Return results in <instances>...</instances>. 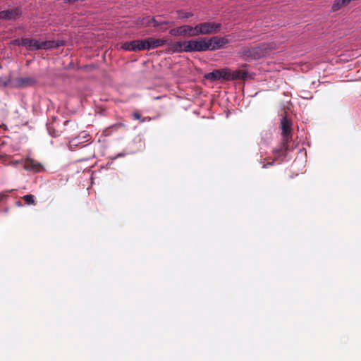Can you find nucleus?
<instances>
[{
  "mask_svg": "<svg viewBox=\"0 0 361 361\" xmlns=\"http://www.w3.org/2000/svg\"><path fill=\"white\" fill-rule=\"evenodd\" d=\"M116 126H121V127H124L125 126V125L123 123H117Z\"/></svg>",
  "mask_w": 361,
  "mask_h": 361,
  "instance_id": "24",
  "label": "nucleus"
},
{
  "mask_svg": "<svg viewBox=\"0 0 361 361\" xmlns=\"http://www.w3.org/2000/svg\"><path fill=\"white\" fill-rule=\"evenodd\" d=\"M274 164V161L268 162L263 165L264 168H268L269 166H272Z\"/></svg>",
  "mask_w": 361,
  "mask_h": 361,
  "instance_id": "23",
  "label": "nucleus"
},
{
  "mask_svg": "<svg viewBox=\"0 0 361 361\" xmlns=\"http://www.w3.org/2000/svg\"><path fill=\"white\" fill-rule=\"evenodd\" d=\"M20 44L30 51L42 49V42L35 39L22 38Z\"/></svg>",
  "mask_w": 361,
  "mask_h": 361,
  "instance_id": "11",
  "label": "nucleus"
},
{
  "mask_svg": "<svg viewBox=\"0 0 361 361\" xmlns=\"http://www.w3.org/2000/svg\"><path fill=\"white\" fill-rule=\"evenodd\" d=\"M16 82L20 87H31L37 84V80L34 77H22L16 79Z\"/></svg>",
  "mask_w": 361,
  "mask_h": 361,
  "instance_id": "13",
  "label": "nucleus"
},
{
  "mask_svg": "<svg viewBox=\"0 0 361 361\" xmlns=\"http://www.w3.org/2000/svg\"><path fill=\"white\" fill-rule=\"evenodd\" d=\"M23 200L25 201V204L28 205H35V197L32 195H26L23 197Z\"/></svg>",
  "mask_w": 361,
  "mask_h": 361,
  "instance_id": "19",
  "label": "nucleus"
},
{
  "mask_svg": "<svg viewBox=\"0 0 361 361\" xmlns=\"http://www.w3.org/2000/svg\"><path fill=\"white\" fill-rule=\"evenodd\" d=\"M133 118L135 119V120H140L141 122H145L146 121H149L150 118H142L141 114L138 112H134L133 114Z\"/></svg>",
  "mask_w": 361,
  "mask_h": 361,
  "instance_id": "21",
  "label": "nucleus"
},
{
  "mask_svg": "<svg viewBox=\"0 0 361 361\" xmlns=\"http://www.w3.org/2000/svg\"><path fill=\"white\" fill-rule=\"evenodd\" d=\"M121 47L125 50L131 51L147 50V40L145 39L127 42Z\"/></svg>",
  "mask_w": 361,
  "mask_h": 361,
  "instance_id": "5",
  "label": "nucleus"
},
{
  "mask_svg": "<svg viewBox=\"0 0 361 361\" xmlns=\"http://www.w3.org/2000/svg\"><path fill=\"white\" fill-rule=\"evenodd\" d=\"M24 169L27 171L38 173L44 170V166L41 163L36 160L31 158H27L24 162Z\"/></svg>",
  "mask_w": 361,
  "mask_h": 361,
  "instance_id": "10",
  "label": "nucleus"
},
{
  "mask_svg": "<svg viewBox=\"0 0 361 361\" xmlns=\"http://www.w3.org/2000/svg\"><path fill=\"white\" fill-rule=\"evenodd\" d=\"M147 50L156 49L161 47L166 43V40L164 39H155L153 37H149L146 39Z\"/></svg>",
  "mask_w": 361,
  "mask_h": 361,
  "instance_id": "14",
  "label": "nucleus"
},
{
  "mask_svg": "<svg viewBox=\"0 0 361 361\" xmlns=\"http://www.w3.org/2000/svg\"><path fill=\"white\" fill-rule=\"evenodd\" d=\"M65 44L64 41L63 40H49V41H44L42 42V49H51L55 48H59L60 47H62Z\"/></svg>",
  "mask_w": 361,
  "mask_h": 361,
  "instance_id": "15",
  "label": "nucleus"
},
{
  "mask_svg": "<svg viewBox=\"0 0 361 361\" xmlns=\"http://www.w3.org/2000/svg\"><path fill=\"white\" fill-rule=\"evenodd\" d=\"M288 142H283L282 146H281L279 148L274 150V154L276 158H278L280 156L283 155L285 154V152L287 151L288 147Z\"/></svg>",
  "mask_w": 361,
  "mask_h": 361,
  "instance_id": "16",
  "label": "nucleus"
},
{
  "mask_svg": "<svg viewBox=\"0 0 361 361\" xmlns=\"http://www.w3.org/2000/svg\"><path fill=\"white\" fill-rule=\"evenodd\" d=\"M281 135L283 142H289L292 138V122L287 116H283L281 121Z\"/></svg>",
  "mask_w": 361,
  "mask_h": 361,
  "instance_id": "6",
  "label": "nucleus"
},
{
  "mask_svg": "<svg viewBox=\"0 0 361 361\" xmlns=\"http://www.w3.org/2000/svg\"><path fill=\"white\" fill-rule=\"evenodd\" d=\"M170 34L173 36H188L195 37V32L194 27L191 25H182L176 28H173L170 30Z\"/></svg>",
  "mask_w": 361,
  "mask_h": 361,
  "instance_id": "9",
  "label": "nucleus"
},
{
  "mask_svg": "<svg viewBox=\"0 0 361 361\" xmlns=\"http://www.w3.org/2000/svg\"><path fill=\"white\" fill-rule=\"evenodd\" d=\"M151 24H152V18L149 16L143 18L140 23V25L143 27H148Z\"/></svg>",
  "mask_w": 361,
  "mask_h": 361,
  "instance_id": "20",
  "label": "nucleus"
},
{
  "mask_svg": "<svg viewBox=\"0 0 361 361\" xmlns=\"http://www.w3.org/2000/svg\"><path fill=\"white\" fill-rule=\"evenodd\" d=\"M206 38L186 41V52H201L208 51Z\"/></svg>",
  "mask_w": 361,
  "mask_h": 361,
  "instance_id": "4",
  "label": "nucleus"
},
{
  "mask_svg": "<svg viewBox=\"0 0 361 361\" xmlns=\"http://www.w3.org/2000/svg\"><path fill=\"white\" fill-rule=\"evenodd\" d=\"M5 197H6V195H2V196L0 197V200H1L2 198Z\"/></svg>",
  "mask_w": 361,
  "mask_h": 361,
  "instance_id": "25",
  "label": "nucleus"
},
{
  "mask_svg": "<svg viewBox=\"0 0 361 361\" xmlns=\"http://www.w3.org/2000/svg\"><path fill=\"white\" fill-rule=\"evenodd\" d=\"M22 15V11L18 7L0 11V20H16Z\"/></svg>",
  "mask_w": 361,
  "mask_h": 361,
  "instance_id": "8",
  "label": "nucleus"
},
{
  "mask_svg": "<svg viewBox=\"0 0 361 361\" xmlns=\"http://www.w3.org/2000/svg\"><path fill=\"white\" fill-rule=\"evenodd\" d=\"M248 73L247 71L235 70L231 71L228 68L221 69H215L212 72L208 73L204 78L211 81H217L221 79L231 81L239 79H245L247 78Z\"/></svg>",
  "mask_w": 361,
  "mask_h": 361,
  "instance_id": "1",
  "label": "nucleus"
},
{
  "mask_svg": "<svg viewBox=\"0 0 361 361\" xmlns=\"http://www.w3.org/2000/svg\"><path fill=\"white\" fill-rule=\"evenodd\" d=\"M159 18H161V16H158L152 18V25L154 27H157L162 25H168L169 23V21L168 20H159Z\"/></svg>",
  "mask_w": 361,
  "mask_h": 361,
  "instance_id": "17",
  "label": "nucleus"
},
{
  "mask_svg": "<svg viewBox=\"0 0 361 361\" xmlns=\"http://www.w3.org/2000/svg\"><path fill=\"white\" fill-rule=\"evenodd\" d=\"M66 4H74L75 2L78 1V0H62Z\"/></svg>",
  "mask_w": 361,
  "mask_h": 361,
  "instance_id": "22",
  "label": "nucleus"
},
{
  "mask_svg": "<svg viewBox=\"0 0 361 361\" xmlns=\"http://www.w3.org/2000/svg\"><path fill=\"white\" fill-rule=\"evenodd\" d=\"M265 54L264 49L259 46L243 47L240 51V57L247 61L256 60L262 57Z\"/></svg>",
  "mask_w": 361,
  "mask_h": 361,
  "instance_id": "3",
  "label": "nucleus"
},
{
  "mask_svg": "<svg viewBox=\"0 0 361 361\" xmlns=\"http://www.w3.org/2000/svg\"><path fill=\"white\" fill-rule=\"evenodd\" d=\"M229 43V40L225 37L215 36L207 39L208 45V51H214L224 47V46Z\"/></svg>",
  "mask_w": 361,
  "mask_h": 361,
  "instance_id": "7",
  "label": "nucleus"
},
{
  "mask_svg": "<svg viewBox=\"0 0 361 361\" xmlns=\"http://www.w3.org/2000/svg\"><path fill=\"white\" fill-rule=\"evenodd\" d=\"M178 18L180 19H185L189 18L193 16V13L192 12H187L183 10H178L176 11Z\"/></svg>",
  "mask_w": 361,
  "mask_h": 361,
  "instance_id": "18",
  "label": "nucleus"
},
{
  "mask_svg": "<svg viewBox=\"0 0 361 361\" xmlns=\"http://www.w3.org/2000/svg\"><path fill=\"white\" fill-rule=\"evenodd\" d=\"M221 27V23L215 22L207 21L198 23L194 27L195 36L216 34L219 32Z\"/></svg>",
  "mask_w": 361,
  "mask_h": 361,
  "instance_id": "2",
  "label": "nucleus"
},
{
  "mask_svg": "<svg viewBox=\"0 0 361 361\" xmlns=\"http://www.w3.org/2000/svg\"><path fill=\"white\" fill-rule=\"evenodd\" d=\"M168 49L171 53L186 52V41L171 42L168 44Z\"/></svg>",
  "mask_w": 361,
  "mask_h": 361,
  "instance_id": "12",
  "label": "nucleus"
}]
</instances>
